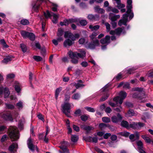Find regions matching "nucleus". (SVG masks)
Listing matches in <instances>:
<instances>
[{
    "mask_svg": "<svg viewBox=\"0 0 153 153\" xmlns=\"http://www.w3.org/2000/svg\"><path fill=\"white\" fill-rule=\"evenodd\" d=\"M8 135L12 141L17 140L19 138V132L16 127H10Z\"/></svg>",
    "mask_w": 153,
    "mask_h": 153,
    "instance_id": "f257e3e1",
    "label": "nucleus"
},
{
    "mask_svg": "<svg viewBox=\"0 0 153 153\" xmlns=\"http://www.w3.org/2000/svg\"><path fill=\"white\" fill-rule=\"evenodd\" d=\"M119 94V96H117L114 97L113 99V100L116 102L117 104L119 103L121 105L123 102V100L126 97L127 94L126 92L121 91Z\"/></svg>",
    "mask_w": 153,
    "mask_h": 153,
    "instance_id": "f03ea898",
    "label": "nucleus"
},
{
    "mask_svg": "<svg viewBox=\"0 0 153 153\" xmlns=\"http://www.w3.org/2000/svg\"><path fill=\"white\" fill-rule=\"evenodd\" d=\"M62 112L67 116L69 117L70 113L71 105L68 103H65L61 105Z\"/></svg>",
    "mask_w": 153,
    "mask_h": 153,
    "instance_id": "7ed1b4c3",
    "label": "nucleus"
},
{
    "mask_svg": "<svg viewBox=\"0 0 153 153\" xmlns=\"http://www.w3.org/2000/svg\"><path fill=\"white\" fill-rule=\"evenodd\" d=\"M68 54L69 57L72 59L71 61L72 63L75 64L78 63V58L76 56L73 55L74 53L73 52L71 51H70L68 52Z\"/></svg>",
    "mask_w": 153,
    "mask_h": 153,
    "instance_id": "20e7f679",
    "label": "nucleus"
},
{
    "mask_svg": "<svg viewBox=\"0 0 153 153\" xmlns=\"http://www.w3.org/2000/svg\"><path fill=\"white\" fill-rule=\"evenodd\" d=\"M68 144V143L67 142L63 141L62 143L61 146H59L64 153H70L69 149L67 148Z\"/></svg>",
    "mask_w": 153,
    "mask_h": 153,
    "instance_id": "39448f33",
    "label": "nucleus"
},
{
    "mask_svg": "<svg viewBox=\"0 0 153 153\" xmlns=\"http://www.w3.org/2000/svg\"><path fill=\"white\" fill-rule=\"evenodd\" d=\"M46 0H38L33 7V9L36 12H38L42 3Z\"/></svg>",
    "mask_w": 153,
    "mask_h": 153,
    "instance_id": "423d86ee",
    "label": "nucleus"
},
{
    "mask_svg": "<svg viewBox=\"0 0 153 153\" xmlns=\"http://www.w3.org/2000/svg\"><path fill=\"white\" fill-rule=\"evenodd\" d=\"M80 53H77L76 52H73V55L76 56L77 57L83 58L86 56L85 51L83 50H81L79 51Z\"/></svg>",
    "mask_w": 153,
    "mask_h": 153,
    "instance_id": "0eeeda50",
    "label": "nucleus"
},
{
    "mask_svg": "<svg viewBox=\"0 0 153 153\" xmlns=\"http://www.w3.org/2000/svg\"><path fill=\"white\" fill-rule=\"evenodd\" d=\"M122 119V117L119 114H118L117 116H114L111 118L112 121L115 123H117L120 121Z\"/></svg>",
    "mask_w": 153,
    "mask_h": 153,
    "instance_id": "6e6552de",
    "label": "nucleus"
},
{
    "mask_svg": "<svg viewBox=\"0 0 153 153\" xmlns=\"http://www.w3.org/2000/svg\"><path fill=\"white\" fill-rule=\"evenodd\" d=\"M27 145L28 148L31 151L34 150L35 146L33 144V141L31 138H29L27 141Z\"/></svg>",
    "mask_w": 153,
    "mask_h": 153,
    "instance_id": "1a4fd4ad",
    "label": "nucleus"
},
{
    "mask_svg": "<svg viewBox=\"0 0 153 153\" xmlns=\"http://www.w3.org/2000/svg\"><path fill=\"white\" fill-rule=\"evenodd\" d=\"M110 36H106L105 38L102 39L100 40V42L102 44H108L110 42Z\"/></svg>",
    "mask_w": 153,
    "mask_h": 153,
    "instance_id": "9d476101",
    "label": "nucleus"
},
{
    "mask_svg": "<svg viewBox=\"0 0 153 153\" xmlns=\"http://www.w3.org/2000/svg\"><path fill=\"white\" fill-rule=\"evenodd\" d=\"M127 5L126 7L127 9V12L130 13L131 11V9L132 8V0H127Z\"/></svg>",
    "mask_w": 153,
    "mask_h": 153,
    "instance_id": "9b49d317",
    "label": "nucleus"
},
{
    "mask_svg": "<svg viewBox=\"0 0 153 153\" xmlns=\"http://www.w3.org/2000/svg\"><path fill=\"white\" fill-rule=\"evenodd\" d=\"M2 117L6 120L11 121L12 120V118L10 114L9 113L4 114L2 116Z\"/></svg>",
    "mask_w": 153,
    "mask_h": 153,
    "instance_id": "f8f14e48",
    "label": "nucleus"
},
{
    "mask_svg": "<svg viewBox=\"0 0 153 153\" xmlns=\"http://www.w3.org/2000/svg\"><path fill=\"white\" fill-rule=\"evenodd\" d=\"M88 18L90 20H97L99 19V16L97 15L89 14L88 16Z\"/></svg>",
    "mask_w": 153,
    "mask_h": 153,
    "instance_id": "ddd939ff",
    "label": "nucleus"
},
{
    "mask_svg": "<svg viewBox=\"0 0 153 153\" xmlns=\"http://www.w3.org/2000/svg\"><path fill=\"white\" fill-rule=\"evenodd\" d=\"M80 36V35L78 33H76L74 35L72 33L70 34L69 36V38L73 41L75 40L76 39H78Z\"/></svg>",
    "mask_w": 153,
    "mask_h": 153,
    "instance_id": "4468645a",
    "label": "nucleus"
},
{
    "mask_svg": "<svg viewBox=\"0 0 153 153\" xmlns=\"http://www.w3.org/2000/svg\"><path fill=\"white\" fill-rule=\"evenodd\" d=\"M111 14V13L109 14V19H110L111 21L115 22V21H116L117 19H119L120 17L119 15H117L112 16Z\"/></svg>",
    "mask_w": 153,
    "mask_h": 153,
    "instance_id": "2eb2a0df",
    "label": "nucleus"
},
{
    "mask_svg": "<svg viewBox=\"0 0 153 153\" xmlns=\"http://www.w3.org/2000/svg\"><path fill=\"white\" fill-rule=\"evenodd\" d=\"M73 43L72 41L69 39L65 40L64 42V45L65 47H66L67 46H71Z\"/></svg>",
    "mask_w": 153,
    "mask_h": 153,
    "instance_id": "dca6fc26",
    "label": "nucleus"
},
{
    "mask_svg": "<svg viewBox=\"0 0 153 153\" xmlns=\"http://www.w3.org/2000/svg\"><path fill=\"white\" fill-rule=\"evenodd\" d=\"M12 58V56H8L4 58V59L2 60V62L3 63L7 64L8 62L11 61Z\"/></svg>",
    "mask_w": 153,
    "mask_h": 153,
    "instance_id": "f3484780",
    "label": "nucleus"
},
{
    "mask_svg": "<svg viewBox=\"0 0 153 153\" xmlns=\"http://www.w3.org/2000/svg\"><path fill=\"white\" fill-rule=\"evenodd\" d=\"M94 10L96 12L99 13H103L105 12V10L103 9L100 8L99 6H97L94 7Z\"/></svg>",
    "mask_w": 153,
    "mask_h": 153,
    "instance_id": "a211bd4d",
    "label": "nucleus"
},
{
    "mask_svg": "<svg viewBox=\"0 0 153 153\" xmlns=\"http://www.w3.org/2000/svg\"><path fill=\"white\" fill-rule=\"evenodd\" d=\"M121 125L123 127L126 128L128 129L129 128V125L127 121L125 120L122 121L121 122Z\"/></svg>",
    "mask_w": 153,
    "mask_h": 153,
    "instance_id": "6ab92c4d",
    "label": "nucleus"
},
{
    "mask_svg": "<svg viewBox=\"0 0 153 153\" xmlns=\"http://www.w3.org/2000/svg\"><path fill=\"white\" fill-rule=\"evenodd\" d=\"M51 13L52 14V16L53 17V19L52 20V21L54 23L56 24L57 22L58 17L57 15L53 12H51Z\"/></svg>",
    "mask_w": 153,
    "mask_h": 153,
    "instance_id": "aec40b11",
    "label": "nucleus"
},
{
    "mask_svg": "<svg viewBox=\"0 0 153 153\" xmlns=\"http://www.w3.org/2000/svg\"><path fill=\"white\" fill-rule=\"evenodd\" d=\"M137 126V123L132 122L131 123L129 124V128H132L134 129L138 130V127Z\"/></svg>",
    "mask_w": 153,
    "mask_h": 153,
    "instance_id": "412c9836",
    "label": "nucleus"
},
{
    "mask_svg": "<svg viewBox=\"0 0 153 153\" xmlns=\"http://www.w3.org/2000/svg\"><path fill=\"white\" fill-rule=\"evenodd\" d=\"M124 29V27H122L121 28H117L115 30L116 34L117 35H120Z\"/></svg>",
    "mask_w": 153,
    "mask_h": 153,
    "instance_id": "4be33fe9",
    "label": "nucleus"
},
{
    "mask_svg": "<svg viewBox=\"0 0 153 153\" xmlns=\"http://www.w3.org/2000/svg\"><path fill=\"white\" fill-rule=\"evenodd\" d=\"M29 33V32L24 30H22L20 32L21 35L24 38H27Z\"/></svg>",
    "mask_w": 153,
    "mask_h": 153,
    "instance_id": "5701e85b",
    "label": "nucleus"
},
{
    "mask_svg": "<svg viewBox=\"0 0 153 153\" xmlns=\"http://www.w3.org/2000/svg\"><path fill=\"white\" fill-rule=\"evenodd\" d=\"M17 144L16 143H13L10 145L9 147V150L10 152H13L15 148L17 147Z\"/></svg>",
    "mask_w": 153,
    "mask_h": 153,
    "instance_id": "b1692460",
    "label": "nucleus"
},
{
    "mask_svg": "<svg viewBox=\"0 0 153 153\" xmlns=\"http://www.w3.org/2000/svg\"><path fill=\"white\" fill-rule=\"evenodd\" d=\"M62 87H60L59 88H57L56 89L55 91V98L56 99H57L58 98V96L59 94V93L60 92V91H62Z\"/></svg>",
    "mask_w": 153,
    "mask_h": 153,
    "instance_id": "393cba45",
    "label": "nucleus"
},
{
    "mask_svg": "<svg viewBox=\"0 0 153 153\" xmlns=\"http://www.w3.org/2000/svg\"><path fill=\"white\" fill-rule=\"evenodd\" d=\"M71 140L73 142H77L78 140L79 137L78 136L76 135L72 134L71 136Z\"/></svg>",
    "mask_w": 153,
    "mask_h": 153,
    "instance_id": "a878e982",
    "label": "nucleus"
},
{
    "mask_svg": "<svg viewBox=\"0 0 153 153\" xmlns=\"http://www.w3.org/2000/svg\"><path fill=\"white\" fill-rule=\"evenodd\" d=\"M127 21L124 20V19H120L118 22V25L119 26H121L122 25H127Z\"/></svg>",
    "mask_w": 153,
    "mask_h": 153,
    "instance_id": "bb28decb",
    "label": "nucleus"
},
{
    "mask_svg": "<svg viewBox=\"0 0 153 153\" xmlns=\"http://www.w3.org/2000/svg\"><path fill=\"white\" fill-rule=\"evenodd\" d=\"M27 38L31 41H34L35 39V37L34 34L32 33H29Z\"/></svg>",
    "mask_w": 153,
    "mask_h": 153,
    "instance_id": "cd10ccee",
    "label": "nucleus"
},
{
    "mask_svg": "<svg viewBox=\"0 0 153 153\" xmlns=\"http://www.w3.org/2000/svg\"><path fill=\"white\" fill-rule=\"evenodd\" d=\"M89 27L92 31H94L98 29L100 27V26L99 25H96L93 26L92 25H90Z\"/></svg>",
    "mask_w": 153,
    "mask_h": 153,
    "instance_id": "c85d7f7f",
    "label": "nucleus"
},
{
    "mask_svg": "<svg viewBox=\"0 0 153 153\" xmlns=\"http://www.w3.org/2000/svg\"><path fill=\"white\" fill-rule=\"evenodd\" d=\"M21 24L23 25H27L29 24V21L26 19H23L20 21Z\"/></svg>",
    "mask_w": 153,
    "mask_h": 153,
    "instance_id": "c756f323",
    "label": "nucleus"
},
{
    "mask_svg": "<svg viewBox=\"0 0 153 153\" xmlns=\"http://www.w3.org/2000/svg\"><path fill=\"white\" fill-rule=\"evenodd\" d=\"M81 128L84 130L89 131L92 130L93 128L89 126L83 125L81 126Z\"/></svg>",
    "mask_w": 153,
    "mask_h": 153,
    "instance_id": "7c9ffc66",
    "label": "nucleus"
},
{
    "mask_svg": "<svg viewBox=\"0 0 153 153\" xmlns=\"http://www.w3.org/2000/svg\"><path fill=\"white\" fill-rule=\"evenodd\" d=\"M88 42V41L84 38H80L79 40V42L80 44H84L85 43H87Z\"/></svg>",
    "mask_w": 153,
    "mask_h": 153,
    "instance_id": "2f4dec72",
    "label": "nucleus"
},
{
    "mask_svg": "<svg viewBox=\"0 0 153 153\" xmlns=\"http://www.w3.org/2000/svg\"><path fill=\"white\" fill-rule=\"evenodd\" d=\"M51 12H52L50 13L48 10H47L46 13L44 12V14L45 18H48V17H51L52 15V14L51 13Z\"/></svg>",
    "mask_w": 153,
    "mask_h": 153,
    "instance_id": "473e14b6",
    "label": "nucleus"
},
{
    "mask_svg": "<svg viewBox=\"0 0 153 153\" xmlns=\"http://www.w3.org/2000/svg\"><path fill=\"white\" fill-rule=\"evenodd\" d=\"M142 137L148 143H152V140L149 137L146 136L145 135H142Z\"/></svg>",
    "mask_w": 153,
    "mask_h": 153,
    "instance_id": "72a5a7b5",
    "label": "nucleus"
},
{
    "mask_svg": "<svg viewBox=\"0 0 153 153\" xmlns=\"http://www.w3.org/2000/svg\"><path fill=\"white\" fill-rule=\"evenodd\" d=\"M109 95L108 93H106L105 96H102V97L100 99L99 102L104 101H105L107 99V98L109 96Z\"/></svg>",
    "mask_w": 153,
    "mask_h": 153,
    "instance_id": "f704fd0d",
    "label": "nucleus"
},
{
    "mask_svg": "<svg viewBox=\"0 0 153 153\" xmlns=\"http://www.w3.org/2000/svg\"><path fill=\"white\" fill-rule=\"evenodd\" d=\"M4 96L5 97H8L10 94V91L9 89L7 88H4Z\"/></svg>",
    "mask_w": 153,
    "mask_h": 153,
    "instance_id": "c9c22d12",
    "label": "nucleus"
},
{
    "mask_svg": "<svg viewBox=\"0 0 153 153\" xmlns=\"http://www.w3.org/2000/svg\"><path fill=\"white\" fill-rule=\"evenodd\" d=\"M51 6L53 7H51V9L54 12L57 11V7H58L57 5L54 3H52Z\"/></svg>",
    "mask_w": 153,
    "mask_h": 153,
    "instance_id": "e433bc0d",
    "label": "nucleus"
},
{
    "mask_svg": "<svg viewBox=\"0 0 153 153\" xmlns=\"http://www.w3.org/2000/svg\"><path fill=\"white\" fill-rule=\"evenodd\" d=\"M80 96L79 93H76L74 94L72 96V98L74 100H78L80 98Z\"/></svg>",
    "mask_w": 153,
    "mask_h": 153,
    "instance_id": "4c0bfd02",
    "label": "nucleus"
},
{
    "mask_svg": "<svg viewBox=\"0 0 153 153\" xmlns=\"http://www.w3.org/2000/svg\"><path fill=\"white\" fill-rule=\"evenodd\" d=\"M63 30L61 28H59L57 33V36L58 37L61 36L63 35Z\"/></svg>",
    "mask_w": 153,
    "mask_h": 153,
    "instance_id": "58836bf2",
    "label": "nucleus"
},
{
    "mask_svg": "<svg viewBox=\"0 0 153 153\" xmlns=\"http://www.w3.org/2000/svg\"><path fill=\"white\" fill-rule=\"evenodd\" d=\"M33 58L35 61L37 62L41 61L42 60V58L39 56H34Z\"/></svg>",
    "mask_w": 153,
    "mask_h": 153,
    "instance_id": "ea45409f",
    "label": "nucleus"
},
{
    "mask_svg": "<svg viewBox=\"0 0 153 153\" xmlns=\"http://www.w3.org/2000/svg\"><path fill=\"white\" fill-rule=\"evenodd\" d=\"M102 121L105 123H108L110 122V119L107 117H103L102 118Z\"/></svg>",
    "mask_w": 153,
    "mask_h": 153,
    "instance_id": "a19ab883",
    "label": "nucleus"
},
{
    "mask_svg": "<svg viewBox=\"0 0 153 153\" xmlns=\"http://www.w3.org/2000/svg\"><path fill=\"white\" fill-rule=\"evenodd\" d=\"M99 33L98 32H94L90 37L92 39H93Z\"/></svg>",
    "mask_w": 153,
    "mask_h": 153,
    "instance_id": "79ce46f5",
    "label": "nucleus"
},
{
    "mask_svg": "<svg viewBox=\"0 0 153 153\" xmlns=\"http://www.w3.org/2000/svg\"><path fill=\"white\" fill-rule=\"evenodd\" d=\"M119 134L122 136L126 137H128L130 134V133L126 131L120 132Z\"/></svg>",
    "mask_w": 153,
    "mask_h": 153,
    "instance_id": "37998d69",
    "label": "nucleus"
},
{
    "mask_svg": "<svg viewBox=\"0 0 153 153\" xmlns=\"http://www.w3.org/2000/svg\"><path fill=\"white\" fill-rule=\"evenodd\" d=\"M137 143L138 146V149L143 148V143L140 140H139L137 141Z\"/></svg>",
    "mask_w": 153,
    "mask_h": 153,
    "instance_id": "c03bdc74",
    "label": "nucleus"
},
{
    "mask_svg": "<svg viewBox=\"0 0 153 153\" xmlns=\"http://www.w3.org/2000/svg\"><path fill=\"white\" fill-rule=\"evenodd\" d=\"M129 138L131 141L134 142L136 140L135 138V136L134 134H131L129 136Z\"/></svg>",
    "mask_w": 153,
    "mask_h": 153,
    "instance_id": "a18cd8bd",
    "label": "nucleus"
},
{
    "mask_svg": "<svg viewBox=\"0 0 153 153\" xmlns=\"http://www.w3.org/2000/svg\"><path fill=\"white\" fill-rule=\"evenodd\" d=\"M21 47L23 52H25L26 51L27 49L26 46L25 44H21Z\"/></svg>",
    "mask_w": 153,
    "mask_h": 153,
    "instance_id": "49530a36",
    "label": "nucleus"
},
{
    "mask_svg": "<svg viewBox=\"0 0 153 153\" xmlns=\"http://www.w3.org/2000/svg\"><path fill=\"white\" fill-rule=\"evenodd\" d=\"M79 23L82 26H85L87 24V22L86 20L83 19L81 20L79 22Z\"/></svg>",
    "mask_w": 153,
    "mask_h": 153,
    "instance_id": "de8ad7c7",
    "label": "nucleus"
},
{
    "mask_svg": "<svg viewBox=\"0 0 153 153\" xmlns=\"http://www.w3.org/2000/svg\"><path fill=\"white\" fill-rule=\"evenodd\" d=\"M16 106L18 109H22L23 108L22 103L21 102H19L16 104Z\"/></svg>",
    "mask_w": 153,
    "mask_h": 153,
    "instance_id": "09e8293b",
    "label": "nucleus"
},
{
    "mask_svg": "<svg viewBox=\"0 0 153 153\" xmlns=\"http://www.w3.org/2000/svg\"><path fill=\"white\" fill-rule=\"evenodd\" d=\"M85 108L89 112H94L95 111V110L94 108L90 107H85Z\"/></svg>",
    "mask_w": 153,
    "mask_h": 153,
    "instance_id": "8fccbe9b",
    "label": "nucleus"
},
{
    "mask_svg": "<svg viewBox=\"0 0 153 153\" xmlns=\"http://www.w3.org/2000/svg\"><path fill=\"white\" fill-rule=\"evenodd\" d=\"M128 114L129 116H131L134 115V113L133 110L129 109L128 112Z\"/></svg>",
    "mask_w": 153,
    "mask_h": 153,
    "instance_id": "3c124183",
    "label": "nucleus"
},
{
    "mask_svg": "<svg viewBox=\"0 0 153 153\" xmlns=\"http://www.w3.org/2000/svg\"><path fill=\"white\" fill-rule=\"evenodd\" d=\"M137 69V68H132L127 71V73L129 74H131L134 73V71Z\"/></svg>",
    "mask_w": 153,
    "mask_h": 153,
    "instance_id": "603ef678",
    "label": "nucleus"
},
{
    "mask_svg": "<svg viewBox=\"0 0 153 153\" xmlns=\"http://www.w3.org/2000/svg\"><path fill=\"white\" fill-rule=\"evenodd\" d=\"M133 91H137L139 92H141L143 90V88H135L132 89Z\"/></svg>",
    "mask_w": 153,
    "mask_h": 153,
    "instance_id": "864d4df0",
    "label": "nucleus"
},
{
    "mask_svg": "<svg viewBox=\"0 0 153 153\" xmlns=\"http://www.w3.org/2000/svg\"><path fill=\"white\" fill-rule=\"evenodd\" d=\"M95 46L93 43H90L88 45V48L90 49H94L95 48Z\"/></svg>",
    "mask_w": 153,
    "mask_h": 153,
    "instance_id": "5fc2aeb1",
    "label": "nucleus"
},
{
    "mask_svg": "<svg viewBox=\"0 0 153 153\" xmlns=\"http://www.w3.org/2000/svg\"><path fill=\"white\" fill-rule=\"evenodd\" d=\"M6 106L7 108L9 109H13L14 108V106L13 105L10 104H6Z\"/></svg>",
    "mask_w": 153,
    "mask_h": 153,
    "instance_id": "6e6d98bb",
    "label": "nucleus"
},
{
    "mask_svg": "<svg viewBox=\"0 0 153 153\" xmlns=\"http://www.w3.org/2000/svg\"><path fill=\"white\" fill-rule=\"evenodd\" d=\"M120 105H119V107L114 108V110L116 111L117 112H121L122 111V108L121 106V105L120 104Z\"/></svg>",
    "mask_w": 153,
    "mask_h": 153,
    "instance_id": "4d7b16f0",
    "label": "nucleus"
},
{
    "mask_svg": "<svg viewBox=\"0 0 153 153\" xmlns=\"http://www.w3.org/2000/svg\"><path fill=\"white\" fill-rule=\"evenodd\" d=\"M105 26H106V28L107 29V31L109 32L110 29V25L108 22H105Z\"/></svg>",
    "mask_w": 153,
    "mask_h": 153,
    "instance_id": "13d9d810",
    "label": "nucleus"
},
{
    "mask_svg": "<svg viewBox=\"0 0 153 153\" xmlns=\"http://www.w3.org/2000/svg\"><path fill=\"white\" fill-rule=\"evenodd\" d=\"M105 111L107 114L110 113L112 111V110L110 107H107L106 108Z\"/></svg>",
    "mask_w": 153,
    "mask_h": 153,
    "instance_id": "bf43d9fd",
    "label": "nucleus"
},
{
    "mask_svg": "<svg viewBox=\"0 0 153 153\" xmlns=\"http://www.w3.org/2000/svg\"><path fill=\"white\" fill-rule=\"evenodd\" d=\"M81 118L82 120L85 121L87 120L88 117L86 115H82L81 116Z\"/></svg>",
    "mask_w": 153,
    "mask_h": 153,
    "instance_id": "052dcab7",
    "label": "nucleus"
},
{
    "mask_svg": "<svg viewBox=\"0 0 153 153\" xmlns=\"http://www.w3.org/2000/svg\"><path fill=\"white\" fill-rule=\"evenodd\" d=\"M8 137L6 135H4L2 136L1 139V141L3 142L7 140V139Z\"/></svg>",
    "mask_w": 153,
    "mask_h": 153,
    "instance_id": "680f3d73",
    "label": "nucleus"
},
{
    "mask_svg": "<svg viewBox=\"0 0 153 153\" xmlns=\"http://www.w3.org/2000/svg\"><path fill=\"white\" fill-rule=\"evenodd\" d=\"M140 93L136 92L134 93L132 95V97L134 98H140V96L139 95Z\"/></svg>",
    "mask_w": 153,
    "mask_h": 153,
    "instance_id": "e2e57ef3",
    "label": "nucleus"
},
{
    "mask_svg": "<svg viewBox=\"0 0 153 153\" xmlns=\"http://www.w3.org/2000/svg\"><path fill=\"white\" fill-rule=\"evenodd\" d=\"M117 7L119 9L122 8L124 7H125L124 4H121L120 2L117 3Z\"/></svg>",
    "mask_w": 153,
    "mask_h": 153,
    "instance_id": "0e129e2a",
    "label": "nucleus"
},
{
    "mask_svg": "<svg viewBox=\"0 0 153 153\" xmlns=\"http://www.w3.org/2000/svg\"><path fill=\"white\" fill-rule=\"evenodd\" d=\"M94 149L96 152L99 153H104L102 150L97 147H95Z\"/></svg>",
    "mask_w": 153,
    "mask_h": 153,
    "instance_id": "69168bd1",
    "label": "nucleus"
},
{
    "mask_svg": "<svg viewBox=\"0 0 153 153\" xmlns=\"http://www.w3.org/2000/svg\"><path fill=\"white\" fill-rule=\"evenodd\" d=\"M84 140L86 142H91L92 141V137L89 136L85 137Z\"/></svg>",
    "mask_w": 153,
    "mask_h": 153,
    "instance_id": "338daca9",
    "label": "nucleus"
},
{
    "mask_svg": "<svg viewBox=\"0 0 153 153\" xmlns=\"http://www.w3.org/2000/svg\"><path fill=\"white\" fill-rule=\"evenodd\" d=\"M137 125L138 127V129H140L141 127L144 126L145 124L143 123L139 122L137 123Z\"/></svg>",
    "mask_w": 153,
    "mask_h": 153,
    "instance_id": "774afa93",
    "label": "nucleus"
}]
</instances>
